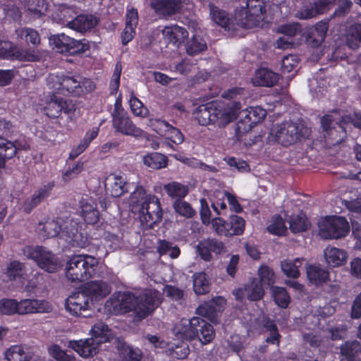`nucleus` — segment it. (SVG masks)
I'll use <instances>...</instances> for the list:
<instances>
[{"label":"nucleus","mask_w":361,"mask_h":361,"mask_svg":"<svg viewBox=\"0 0 361 361\" xmlns=\"http://www.w3.org/2000/svg\"><path fill=\"white\" fill-rule=\"evenodd\" d=\"M160 303L159 291L149 289L138 297L128 292L115 293L106 302L104 308L108 313L114 314L133 311L136 317L142 319L151 314Z\"/></svg>","instance_id":"f257e3e1"},{"label":"nucleus","mask_w":361,"mask_h":361,"mask_svg":"<svg viewBox=\"0 0 361 361\" xmlns=\"http://www.w3.org/2000/svg\"><path fill=\"white\" fill-rule=\"evenodd\" d=\"M130 206L132 211L139 213V219L142 226L151 228L162 217V212L157 197L147 195L142 187H137L130 195Z\"/></svg>","instance_id":"f03ea898"},{"label":"nucleus","mask_w":361,"mask_h":361,"mask_svg":"<svg viewBox=\"0 0 361 361\" xmlns=\"http://www.w3.org/2000/svg\"><path fill=\"white\" fill-rule=\"evenodd\" d=\"M348 123L361 129V113H354L353 116L345 115L341 121L338 111L323 116L321 123L322 129L326 132V142L332 145L340 144L346 137L344 125Z\"/></svg>","instance_id":"7ed1b4c3"},{"label":"nucleus","mask_w":361,"mask_h":361,"mask_svg":"<svg viewBox=\"0 0 361 361\" xmlns=\"http://www.w3.org/2000/svg\"><path fill=\"white\" fill-rule=\"evenodd\" d=\"M98 271L99 259L92 255H73L66 263V276L73 282L89 280L95 276Z\"/></svg>","instance_id":"20e7f679"},{"label":"nucleus","mask_w":361,"mask_h":361,"mask_svg":"<svg viewBox=\"0 0 361 361\" xmlns=\"http://www.w3.org/2000/svg\"><path fill=\"white\" fill-rule=\"evenodd\" d=\"M200 325V318L194 317L190 319H182L176 324L173 329V334L178 340L177 343H168L161 340L157 336L147 335V339L154 348L164 349L168 348L169 350L180 347V343L183 340H191L198 335L197 326Z\"/></svg>","instance_id":"39448f33"},{"label":"nucleus","mask_w":361,"mask_h":361,"mask_svg":"<svg viewBox=\"0 0 361 361\" xmlns=\"http://www.w3.org/2000/svg\"><path fill=\"white\" fill-rule=\"evenodd\" d=\"M266 4L264 0H247L234 11L236 25L252 28L263 26L265 19Z\"/></svg>","instance_id":"423d86ee"},{"label":"nucleus","mask_w":361,"mask_h":361,"mask_svg":"<svg viewBox=\"0 0 361 361\" xmlns=\"http://www.w3.org/2000/svg\"><path fill=\"white\" fill-rule=\"evenodd\" d=\"M307 135L308 130L302 123L286 121L273 126L268 139L269 142L288 146L295 142L300 137Z\"/></svg>","instance_id":"0eeeda50"},{"label":"nucleus","mask_w":361,"mask_h":361,"mask_svg":"<svg viewBox=\"0 0 361 361\" xmlns=\"http://www.w3.org/2000/svg\"><path fill=\"white\" fill-rule=\"evenodd\" d=\"M23 255L34 260L37 266L49 273H54L62 267L61 260L47 248L41 246H26Z\"/></svg>","instance_id":"6e6552de"},{"label":"nucleus","mask_w":361,"mask_h":361,"mask_svg":"<svg viewBox=\"0 0 361 361\" xmlns=\"http://www.w3.org/2000/svg\"><path fill=\"white\" fill-rule=\"evenodd\" d=\"M319 234L324 239L345 238L350 231V224L343 216H331L322 218L319 223Z\"/></svg>","instance_id":"1a4fd4ad"},{"label":"nucleus","mask_w":361,"mask_h":361,"mask_svg":"<svg viewBox=\"0 0 361 361\" xmlns=\"http://www.w3.org/2000/svg\"><path fill=\"white\" fill-rule=\"evenodd\" d=\"M148 125L157 134L166 140L163 142V146L167 149H173L171 142L180 145L184 141V135L181 131L165 120L152 118L149 119Z\"/></svg>","instance_id":"9d476101"},{"label":"nucleus","mask_w":361,"mask_h":361,"mask_svg":"<svg viewBox=\"0 0 361 361\" xmlns=\"http://www.w3.org/2000/svg\"><path fill=\"white\" fill-rule=\"evenodd\" d=\"M212 226L219 235L227 237L240 235L245 231V221L240 216L231 215L226 221L221 218L213 219Z\"/></svg>","instance_id":"9b49d317"},{"label":"nucleus","mask_w":361,"mask_h":361,"mask_svg":"<svg viewBox=\"0 0 361 361\" xmlns=\"http://www.w3.org/2000/svg\"><path fill=\"white\" fill-rule=\"evenodd\" d=\"M120 104L121 100L118 99L113 113L114 128L124 135H132L135 137L145 136L146 133L142 129L136 127L123 110L118 107Z\"/></svg>","instance_id":"f8f14e48"},{"label":"nucleus","mask_w":361,"mask_h":361,"mask_svg":"<svg viewBox=\"0 0 361 361\" xmlns=\"http://www.w3.org/2000/svg\"><path fill=\"white\" fill-rule=\"evenodd\" d=\"M61 94L80 96L94 89V83L80 76H68L63 74Z\"/></svg>","instance_id":"ddd939ff"},{"label":"nucleus","mask_w":361,"mask_h":361,"mask_svg":"<svg viewBox=\"0 0 361 361\" xmlns=\"http://www.w3.org/2000/svg\"><path fill=\"white\" fill-rule=\"evenodd\" d=\"M266 115V110L259 106L246 109L241 112V118L237 123V135L240 136L249 132L256 124L262 121Z\"/></svg>","instance_id":"4468645a"},{"label":"nucleus","mask_w":361,"mask_h":361,"mask_svg":"<svg viewBox=\"0 0 361 361\" xmlns=\"http://www.w3.org/2000/svg\"><path fill=\"white\" fill-rule=\"evenodd\" d=\"M78 222L67 219L64 222L60 238L72 247L84 248L89 244V239L78 231Z\"/></svg>","instance_id":"2eb2a0df"},{"label":"nucleus","mask_w":361,"mask_h":361,"mask_svg":"<svg viewBox=\"0 0 361 361\" xmlns=\"http://www.w3.org/2000/svg\"><path fill=\"white\" fill-rule=\"evenodd\" d=\"M0 58L19 60L25 61H35L39 59L38 55L33 50L20 49L10 42H0Z\"/></svg>","instance_id":"dca6fc26"},{"label":"nucleus","mask_w":361,"mask_h":361,"mask_svg":"<svg viewBox=\"0 0 361 361\" xmlns=\"http://www.w3.org/2000/svg\"><path fill=\"white\" fill-rule=\"evenodd\" d=\"M50 46L59 53L75 54L83 51V45L65 34L54 35L49 37Z\"/></svg>","instance_id":"f3484780"},{"label":"nucleus","mask_w":361,"mask_h":361,"mask_svg":"<svg viewBox=\"0 0 361 361\" xmlns=\"http://www.w3.org/2000/svg\"><path fill=\"white\" fill-rule=\"evenodd\" d=\"M240 108V104L236 102L227 105L215 102L213 123L216 124L219 127H224L235 119Z\"/></svg>","instance_id":"a211bd4d"},{"label":"nucleus","mask_w":361,"mask_h":361,"mask_svg":"<svg viewBox=\"0 0 361 361\" xmlns=\"http://www.w3.org/2000/svg\"><path fill=\"white\" fill-rule=\"evenodd\" d=\"M93 303L83 291L76 292L70 295L66 302V310L73 316L82 315L92 310Z\"/></svg>","instance_id":"6ab92c4d"},{"label":"nucleus","mask_w":361,"mask_h":361,"mask_svg":"<svg viewBox=\"0 0 361 361\" xmlns=\"http://www.w3.org/2000/svg\"><path fill=\"white\" fill-rule=\"evenodd\" d=\"M18 314L49 313L53 310L51 304L45 300L23 299L18 301Z\"/></svg>","instance_id":"aec40b11"},{"label":"nucleus","mask_w":361,"mask_h":361,"mask_svg":"<svg viewBox=\"0 0 361 361\" xmlns=\"http://www.w3.org/2000/svg\"><path fill=\"white\" fill-rule=\"evenodd\" d=\"M188 0H151V6L160 16H167L180 12Z\"/></svg>","instance_id":"412c9836"},{"label":"nucleus","mask_w":361,"mask_h":361,"mask_svg":"<svg viewBox=\"0 0 361 361\" xmlns=\"http://www.w3.org/2000/svg\"><path fill=\"white\" fill-rule=\"evenodd\" d=\"M323 256L329 268H338L345 265L349 257L345 250L331 245L324 250Z\"/></svg>","instance_id":"4be33fe9"},{"label":"nucleus","mask_w":361,"mask_h":361,"mask_svg":"<svg viewBox=\"0 0 361 361\" xmlns=\"http://www.w3.org/2000/svg\"><path fill=\"white\" fill-rule=\"evenodd\" d=\"M28 148L26 142L22 144L18 140L11 142L0 136V168L4 166L6 159L15 157L18 150H27Z\"/></svg>","instance_id":"5701e85b"},{"label":"nucleus","mask_w":361,"mask_h":361,"mask_svg":"<svg viewBox=\"0 0 361 361\" xmlns=\"http://www.w3.org/2000/svg\"><path fill=\"white\" fill-rule=\"evenodd\" d=\"M4 356L7 361H43L38 355L20 345L11 346Z\"/></svg>","instance_id":"b1692460"},{"label":"nucleus","mask_w":361,"mask_h":361,"mask_svg":"<svg viewBox=\"0 0 361 361\" xmlns=\"http://www.w3.org/2000/svg\"><path fill=\"white\" fill-rule=\"evenodd\" d=\"M338 0H317L314 5L304 7L296 16L301 19L314 17L317 14L324 13L330 10Z\"/></svg>","instance_id":"393cba45"},{"label":"nucleus","mask_w":361,"mask_h":361,"mask_svg":"<svg viewBox=\"0 0 361 361\" xmlns=\"http://www.w3.org/2000/svg\"><path fill=\"white\" fill-rule=\"evenodd\" d=\"M226 304V300L223 297H216L212 300L200 305L197 312L198 314L207 317L212 322H216V317Z\"/></svg>","instance_id":"a878e982"},{"label":"nucleus","mask_w":361,"mask_h":361,"mask_svg":"<svg viewBox=\"0 0 361 361\" xmlns=\"http://www.w3.org/2000/svg\"><path fill=\"white\" fill-rule=\"evenodd\" d=\"M68 346L81 357H88L97 353L99 343H96L93 338L91 337L84 340L70 341Z\"/></svg>","instance_id":"bb28decb"},{"label":"nucleus","mask_w":361,"mask_h":361,"mask_svg":"<svg viewBox=\"0 0 361 361\" xmlns=\"http://www.w3.org/2000/svg\"><path fill=\"white\" fill-rule=\"evenodd\" d=\"M5 274L8 279L14 281L18 286H23L27 278L25 265L17 260L9 262Z\"/></svg>","instance_id":"cd10ccee"},{"label":"nucleus","mask_w":361,"mask_h":361,"mask_svg":"<svg viewBox=\"0 0 361 361\" xmlns=\"http://www.w3.org/2000/svg\"><path fill=\"white\" fill-rule=\"evenodd\" d=\"M233 294L238 300H241L246 295L250 300H257L263 297L264 291L260 281L253 279L245 288L235 290Z\"/></svg>","instance_id":"c85d7f7f"},{"label":"nucleus","mask_w":361,"mask_h":361,"mask_svg":"<svg viewBox=\"0 0 361 361\" xmlns=\"http://www.w3.org/2000/svg\"><path fill=\"white\" fill-rule=\"evenodd\" d=\"M84 292L94 304V301H99L109 295L111 287L102 281H94L85 285Z\"/></svg>","instance_id":"c756f323"},{"label":"nucleus","mask_w":361,"mask_h":361,"mask_svg":"<svg viewBox=\"0 0 361 361\" xmlns=\"http://www.w3.org/2000/svg\"><path fill=\"white\" fill-rule=\"evenodd\" d=\"M164 39L168 42L178 47L188 36V31L178 25L165 26L162 30Z\"/></svg>","instance_id":"7c9ffc66"},{"label":"nucleus","mask_w":361,"mask_h":361,"mask_svg":"<svg viewBox=\"0 0 361 361\" xmlns=\"http://www.w3.org/2000/svg\"><path fill=\"white\" fill-rule=\"evenodd\" d=\"M81 214L87 224L94 225L99 221V212L94 200L90 197L82 198L80 201Z\"/></svg>","instance_id":"2f4dec72"},{"label":"nucleus","mask_w":361,"mask_h":361,"mask_svg":"<svg viewBox=\"0 0 361 361\" xmlns=\"http://www.w3.org/2000/svg\"><path fill=\"white\" fill-rule=\"evenodd\" d=\"M97 19L92 15H80L71 22H68V27L80 32H85L96 26Z\"/></svg>","instance_id":"473e14b6"},{"label":"nucleus","mask_w":361,"mask_h":361,"mask_svg":"<svg viewBox=\"0 0 361 361\" xmlns=\"http://www.w3.org/2000/svg\"><path fill=\"white\" fill-rule=\"evenodd\" d=\"M306 274L310 283L320 286L329 278V272L319 265L309 264L306 267Z\"/></svg>","instance_id":"72a5a7b5"},{"label":"nucleus","mask_w":361,"mask_h":361,"mask_svg":"<svg viewBox=\"0 0 361 361\" xmlns=\"http://www.w3.org/2000/svg\"><path fill=\"white\" fill-rule=\"evenodd\" d=\"M279 80V75L267 68H259L255 71L252 82L255 86L271 87Z\"/></svg>","instance_id":"f704fd0d"},{"label":"nucleus","mask_w":361,"mask_h":361,"mask_svg":"<svg viewBox=\"0 0 361 361\" xmlns=\"http://www.w3.org/2000/svg\"><path fill=\"white\" fill-rule=\"evenodd\" d=\"M215 112V102H209L199 106L193 111V117L202 126L213 123Z\"/></svg>","instance_id":"c9c22d12"},{"label":"nucleus","mask_w":361,"mask_h":361,"mask_svg":"<svg viewBox=\"0 0 361 361\" xmlns=\"http://www.w3.org/2000/svg\"><path fill=\"white\" fill-rule=\"evenodd\" d=\"M209 10L211 19L216 24L228 30L235 29L234 25L236 23L234 17L230 18L224 11L219 9L214 5L209 6Z\"/></svg>","instance_id":"e433bc0d"},{"label":"nucleus","mask_w":361,"mask_h":361,"mask_svg":"<svg viewBox=\"0 0 361 361\" xmlns=\"http://www.w3.org/2000/svg\"><path fill=\"white\" fill-rule=\"evenodd\" d=\"M304 262H305V259L303 257L287 259L281 262V268L287 277L297 279L300 275L299 268Z\"/></svg>","instance_id":"4c0bfd02"},{"label":"nucleus","mask_w":361,"mask_h":361,"mask_svg":"<svg viewBox=\"0 0 361 361\" xmlns=\"http://www.w3.org/2000/svg\"><path fill=\"white\" fill-rule=\"evenodd\" d=\"M43 105L44 111L49 118H58L63 111L61 98L55 94L48 96Z\"/></svg>","instance_id":"58836bf2"},{"label":"nucleus","mask_w":361,"mask_h":361,"mask_svg":"<svg viewBox=\"0 0 361 361\" xmlns=\"http://www.w3.org/2000/svg\"><path fill=\"white\" fill-rule=\"evenodd\" d=\"M109 190L113 197H120L126 191V179L123 176L117 174H111L107 178V183Z\"/></svg>","instance_id":"ea45409f"},{"label":"nucleus","mask_w":361,"mask_h":361,"mask_svg":"<svg viewBox=\"0 0 361 361\" xmlns=\"http://www.w3.org/2000/svg\"><path fill=\"white\" fill-rule=\"evenodd\" d=\"M90 335L95 342L99 344L109 341L112 334L106 324L99 322L92 326L90 330Z\"/></svg>","instance_id":"a19ab883"},{"label":"nucleus","mask_w":361,"mask_h":361,"mask_svg":"<svg viewBox=\"0 0 361 361\" xmlns=\"http://www.w3.org/2000/svg\"><path fill=\"white\" fill-rule=\"evenodd\" d=\"M144 164L152 169H161L168 165V158L158 152L149 153L143 157Z\"/></svg>","instance_id":"79ce46f5"},{"label":"nucleus","mask_w":361,"mask_h":361,"mask_svg":"<svg viewBox=\"0 0 361 361\" xmlns=\"http://www.w3.org/2000/svg\"><path fill=\"white\" fill-rule=\"evenodd\" d=\"M52 187V184H48L39 190L30 198L27 199L23 205L24 211L27 213L30 212V211L35 207H36L43 199L48 196Z\"/></svg>","instance_id":"37998d69"},{"label":"nucleus","mask_w":361,"mask_h":361,"mask_svg":"<svg viewBox=\"0 0 361 361\" xmlns=\"http://www.w3.org/2000/svg\"><path fill=\"white\" fill-rule=\"evenodd\" d=\"M360 350L361 346L358 341L346 342L341 348V361H359L355 355Z\"/></svg>","instance_id":"c03bdc74"},{"label":"nucleus","mask_w":361,"mask_h":361,"mask_svg":"<svg viewBox=\"0 0 361 361\" xmlns=\"http://www.w3.org/2000/svg\"><path fill=\"white\" fill-rule=\"evenodd\" d=\"M288 222L290 230L294 233L303 232L310 226L306 216L302 213L291 216Z\"/></svg>","instance_id":"a18cd8bd"},{"label":"nucleus","mask_w":361,"mask_h":361,"mask_svg":"<svg viewBox=\"0 0 361 361\" xmlns=\"http://www.w3.org/2000/svg\"><path fill=\"white\" fill-rule=\"evenodd\" d=\"M210 282L204 272H199L193 276V288L196 294H205L209 290Z\"/></svg>","instance_id":"49530a36"},{"label":"nucleus","mask_w":361,"mask_h":361,"mask_svg":"<svg viewBox=\"0 0 361 361\" xmlns=\"http://www.w3.org/2000/svg\"><path fill=\"white\" fill-rule=\"evenodd\" d=\"M206 49V42L197 32L186 44V51L190 55L197 54Z\"/></svg>","instance_id":"de8ad7c7"},{"label":"nucleus","mask_w":361,"mask_h":361,"mask_svg":"<svg viewBox=\"0 0 361 361\" xmlns=\"http://www.w3.org/2000/svg\"><path fill=\"white\" fill-rule=\"evenodd\" d=\"M271 291L275 303L281 308H286L290 302V298L285 288L279 286H271Z\"/></svg>","instance_id":"09e8293b"},{"label":"nucleus","mask_w":361,"mask_h":361,"mask_svg":"<svg viewBox=\"0 0 361 361\" xmlns=\"http://www.w3.org/2000/svg\"><path fill=\"white\" fill-rule=\"evenodd\" d=\"M199 340L202 344L210 343L214 338L215 331L212 325L206 323L203 319H200V325L197 326Z\"/></svg>","instance_id":"8fccbe9b"},{"label":"nucleus","mask_w":361,"mask_h":361,"mask_svg":"<svg viewBox=\"0 0 361 361\" xmlns=\"http://www.w3.org/2000/svg\"><path fill=\"white\" fill-rule=\"evenodd\" d=\"M16 32L20 39L25 40L27 43L38 45L40 42L39 33L32 28L20 27Z\"/></svg>","instance_id":"3c124183"},{"label":"nucleus","mask_w":361,"mask_h":361,"mask_svg":"<svg viewBox=\"0 0 361 361\" xmlns=\"http://www.w3.org/2000/svg\"><path fill=\"white\" fill-rule=\"evenodd\" d=\"M164 188L167 194L174 198H183L188 193L187 186L178 182L168 183Z\"/></svg>","instance_id":"603ef678"},{"label":"nucleus","mask_w":361,"mask_h":361,"mask_svg":"<svg viewBox=\"0 0 361 361\" xmlns=\"http://www.w3.org/2000/svg\"><path fill=\"white\" fill-rule=\"evenodd\" d=\"M120 355L125 361H140L142 356L141 350L128 345H123Z\"/></svg>","instance_id":"864d4df0"},{"label":"nucleus","mask_w":361,"mask_h":361,"mask_svg":"<svg viewBox=\"0 0 361 361\" xmlns=\"http://www.w3.org/2000/svg\"><path fill=\"white\" fill-rule=\"evenodd\" d=\"M39 230L43 231V232L41 233L43 237L52 238L58 235L60 236L63 229L58 221L51 220L47 221L42 228H39Z\"/></svg>","instance_id":"5fc2aeb1"},{"label":"nucleus","mask_w":361,"mask_h":361,"mask_svg":"<svg viewBox=\"0 0 361 361\" xmlns=\"http://www.w3.org/2000/svg\"><path fill=\"white\" fill-rule=\"evenodd\" d=\"M27 7L33 17L38 18L45 14L48 9V4L45 0H29Z\"/></svg>","instance_id":"6e6d98bb"},{"label":"nucleus","mask_w":361,"mask_h":361,"mask_svg":"<svg viewBox=\"0 0 361 361\" xmlns=\"http://www.w3.org/2000/svg\"><path fill=\"white\" fill-rule=\"evenodd\" d=\"M267 230L271 234L283 235L287 232V227L281 216H274L270 221Z\"/></svg>","instance_id":"4d7b16f0"},{"label":"nucleus","mask_w":361,"mask_h":361,"mask_svg":"<svg viewBox=\"0 0 361 361\" xmlns=\"http://www.w3.org/2000/svg\"><path fill=\"white\" fill-rule=\"evenodd\" d=\"M361 43V25L352 26L348 32L347 44L351 49H356Z\"/></svg>","instance_id":"13d9d810"},{"label":"nucleus","mask_w":361,"mask_h":361,"mask_svg":"<svg viewBox=\"0 0 361 361\" xmlns=\"http://www.w3.org/2000/svg\"><path fill=\"white\" fill-rule=\"evenodd\" d=\"M18 301L12 298L0 300V314L6 315L18 314Z\"/></svg>","instance_id":"bf43d9fd"},{"label":"nucleus","mask_w":361,"mask_h":361,"mask_svg":"<svg viewBox=\"0 0 361 361\" xmlns=\"http://www.w3.org/2000/svg\"><path fill=\"white\" fill-rule=\"evenodd\" d=\"M73 11L72 8L66 6H62L59 13H54L52 15L53 20L56 23L61 25H66L68 27V22H71V20L73 16Z\"/></svg>","instance_id":"052dcab7"},{"label":"nucleus","mask_w":361,"mask_h":361,"mask_svg":"<svg viewBox=\"0 0 361 361\" xmlns=\"http://www.w3.org/2000/svg\"><path fill=\"white\" fill-rule=\"evenodd\" d=\"M129 104L131 111L135 116L140 117H146L148 116L149 111L147 108L144 106L140 99L133 94L130 96Z\"/></svg>","instance_id":"680f3d73"},{"label":"nucleus","mask_w":361,"mask_h":361,"mask_svg":"<svg viewBox=\"0 0 361 361\" xmlns=\"http://www.w3.org/2000/svg\"><path fill=\"white\" fill-rule=\"evenodd\" d=\"M157 250L160 255H169L173 259L177 258L180 253L178 247L173 246L171 243L165 240L159 241Z\"/></svg>","instance_id":"e2e57ef3"},{"label":"nucleus","mask_w":361,"mask_h":361,"mask_svg":"<svg viewBox=\"0 0 361 361\" xmlns=\"http://www.w3.org/2000/svg\"><path fill=\"white\" fill-rule=\"evenodd\" d=\"M260 283H264L270 287L274 286L275 282L274 273L271 269L267 266H262L258 270Z\"/></svg>","instance_id":"0e129e2a"},{"label":"nucleus","mask_w":361,"mask_h":361,"mask_svg":"<svg viewBox=\"0 0 361 361\" xmlns=\"http://www.w3.org/2000/svg\"><path fill=\"white\" fill-rule=\"evenodd\" d=\"M49 354L58 361H75V357L68 355L57 345H51L48 348Z\"/></svg>","instance_id":"69168bd1"},{"label":"nucleus","mask_w":361,"mask_h":361,"mask_svg":"<svg viewBox=\"0 0 361 361\" xmlns=\"http://www.w3.org/2000/svg\"><path fill=\"white\" fill-rule=\"evenodd\" d=\"M173 207L177 213L186 218L192 217L195 213L190 204L185 201L176 200L173 204Z\"/></svg>","instance_id":"338daca9"},{"label":"nucleus","mask_w":361,"mask_h":361,"mask_svg":"<svg viewBox=\"0 0 361 361\" xmlns=\"http://www.w3.org/2000/svg\"><path fill=\"white\" fill-rule=\"evenodd\" d=\"M299 59L295 55H288L282 59L281 71L283 73H290L298 66Z\"/></svg>","instance_id":"774afa93"}]
</instances>
